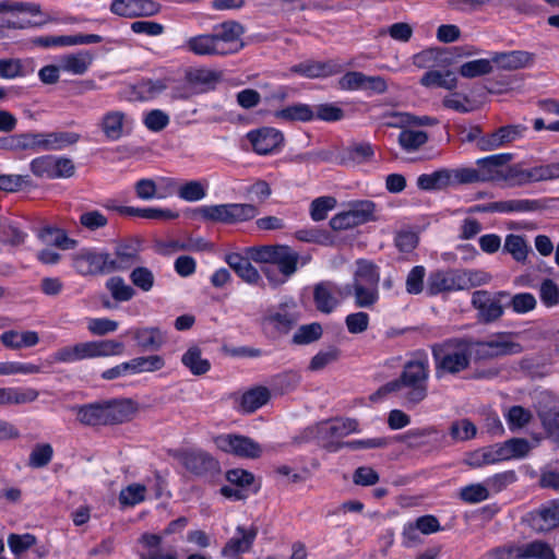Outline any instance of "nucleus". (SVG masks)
I'll return each instance as SVG.
<instances>
[{"instance_id": "obj_1", "label": "nucleus", "mask_w": 559, "mask_h": 559, "mask_svg": "<svg viewBox=\"0 0 559 559\" xmlns=\"http://www.w3.org/2000/svg\"><path fill=\"white\" fill-rule=\"evenodd\" d=\"M243 26L236 21L229 20L216 24L212 33L189 37L185 41L183 48L199 57H223L233 55L243 48Z\"/></svg>"}, {"instance_id": "obj_2", "label": "nucleus", "mask_w": 559, "mask_h": 559, "mask_svg": "<svg viewBox=\"0 0 559 559\" xmlns=\"http://www.w3.org/2000/svg\"><path fill=\"white\" fill-rule=\"evenodd\" d=\"M124 344L116 340L86 341L59 348L53 354L56 362L71 364L84 359L119 356Z\"/></svg>"}, {"instance_id": "obj_3", "label": "nucleus", "mask_w": 559, "mask_h": 559, "mask_svg": "<svg viewBox=\"0 0 559 559\" xmlns=\"http://www.w3.org/2000/svg\"><path fill=\"white\" fill-rule=\"evenodd\" d=\"M380 274L378 266L369 261L360 260L354 273L352 295L359 308H371L379 299L378 284Z\"/></svg>"}, {"instance_id": "obj_4", "label": "nucleus", "mask_w": 559, "mask_h": 559, "mask_svg": "<svg viewBox=\"0 0 559 559\" xmlns=\"http://www.w3.org/2000/svg\"><path fill=\"white\" fill-rule=\"evenodd\" d=\"M195 214L212 223L238 224L254 218L259 211L253 204L249 203H226L202 205L195 210Z\"/></svg>"}, {"instance_id": "obj_5", "label": "nucleus", "mask_w": 559, "mask_h": 559, "mask_svg": "<svg viewBox=\"0 0 559 559\" xmlns=\"http://www.w3.org/2000/svg\"><path fill=\"white\" fill-rule=\"evenodd\" d=\"M522 352L523 346L514 341V334L510 332L493 333L484 341L472 343V353L477 360L518 355Z\"/></svg>"}, {"instance_id": "obj_6", "label": "nucleus", "mask_w": 559, "mask_h": 559, "mask_svg": "<svg viewBox=\"0 0 559 559\" xmlns=\"http://www.w3.org/2000/svg\"><path fill=\"white\" fill-rule=\"evenodd\" d=\"M472 347L463 340H451L433 346V356L438 368L456 373L467 368Z\"/></svg>"}, {"instance_id": "obj_7", "label": "nucleus", "mask_w": 559, "mask_h": 559, "mask_svg": "<svg viewBox=\"0 0 559 559\" xmlns=\"http://www.w3.org/2000/svg\"><path fill=\"white\" fill-rule=\"evenodd\" d=\"M357 431L358 423L353 418L331 419L307 429L309 439H314L326 448L333 447L337 440Z\"/></svg>"}, {"instance_id": "obj_8", "label": "nucleus", "mask_w": 559, "mask_h": 559, "mask_svg": "<svg viewBox=\"0 0 559 559\" xmlns=\"http://www.w3.org/2000/svg\"><path fill=\"white\" fill-rule=\"evenodd\" d=\"M34 176L45 179L70 178L75 173L71 158L56 155H43L34 158L29 164Z\"/></svg>"}, {"instance_id": "obj_9", "label": "nucleus", "mask_w": 559, "mask_h": 559, "mask_svg": "<svg viewBox=\"0 0 559 559\" xmlns=\"http://www.w3.org/2000/svg\"><path fill=\"white\" fill-rule=\"evenodd\" d=\"M418 380L419 364L411 361L405 366L400 380L391 381L382 385L377 392L370 395V400L378 402L394 392H400L401 395L411 396L412 400H415L418 391Z\"/></svg>"}, {"instance_id": "obj_10", "label": "nucleus", "mask_w": 559, "mask_h": 559, "mask_svg": "<svg viewBox=\"0 0 559 559\" xmlns=\"http://www.w3.org/2000/svg\"><path fill=\"white\" fill-rule=\"evenodd\" d=\"M72 265L81 275L109 274V253L94 249H81L72 255Z\"/></svg>"}, {"instance_id": "obj_11", "label": "nucleus", "mask_w": 559, "mask_h": 559, "mask_svg": "<svg viewBox=\"0 0 559 559\" xmlns=\"http://www.w3.org/2000/svg\"><path fill=\"white\" fill-rule=\"evenodd\" d=\"M299 255L289 247L280 246L273 266H265L263 272L269 282L276 286L283 284L297 271Z\"/></svg>"}, {"instance_id": "obj_12", "label": "nucleus", "mask_w": 559, "mask_h": 559, "mask_svg": "<svg viewBox=\"0 0 559 559\" xmlns=\"http://www.w3.org/2000/svg\"><path fill=\"white\" fill-rule=\"evenodd\" d=\"M221 451L242 459H258L262 454V447L249 437L241 435H221L214 439Z\"/></svg>"}, {"instance_id": "obj_13", "label": "nucleus", "mask_w": 559, "mask_h": 559, "mask_svg": "<svg viewBox=\"0 0 559 559\" xmlns=\"http://www.w3.org/2000/svg\"><path fill=\"white\" fill-rule=\"evenodd\" d=\"M352 295L349 284L338 286L333 282H321L314 286L313 299L317 309L323 313H331L341 300Z\"/></svg>"}, {"instance_id": "obj_14", "label": "nucleus", "mask_w": 559, "mask_h": 559, "mask_svg": "<svg viewBox=\"0 0 559 559\" xmlns=\"http://www.w3.org/2000/svg\"><path fill=\"white\" fill-rule=\"evenodd\" d=\"M28 134L29 150L36 151H61L76 144L81 138L79 133L70 131Z\"/></svg>"}, {"instance_id": "obj_15", "label": "nucleus", "mask_w": 559, "mask_h": 559, "mask_svg": "<svg viewBox=\"0 0 559 559\" xmlns=\"http://www.w3.org/2000/svg\"><path fill=\"white\" fill-rule=\"evenodd\" d=\"M298 321L296 305L293 300H286L277 307L266 310L262 318V324L277 332H287Z\"/></svg>"}, {"instance_id": "obj_16", "label": "nucleus", "mask_w": 559, "mask_h": 559, "mask_svg": "<svg viewBox=\"0 0 559 559\" xmlns=\"http://www.w3.org/2000/svg\"><path fill=\"white\" fill-rule=\"evenodd\" d=\"M132 123V119L123 111L109 110L102 116L98 127L107 140L118 141L130 132Z\"/></svg>"}, {"instance_id": "obj_17", "label": "nucleus", "mask_w": 559, "mask_h": 559, "mask_svg": "<svg viewBox=\"0 0 559 559\" xmlns=\"http://www.w3.org/2000/svg\"><path fill=\"white\" fill-rule=\"evenodd\" d=\"M472 305L477 310V319L481 323H492L503 314V306L487 290L474 292Z\"/></svg>"}, {"instance_id": "obj_18", "label": "nucleus", "mask_w": 559, "mask_h": 559, "mask_svg": "<svg viewBox=\"0 0 559 559\" xmlns=\"http://www.w3.org/2000/svg\"><path fill=\"white\" fill-rule=\"evenodd\" d=\"M540 209L537 200L515 199L476 204L468 209V213H511V212H534Z\"/></svg>"}, {"instance_id": "obj_19", "label": "nucleus", "mask_w": 559, "mask_h": 559, "mask_svg": "<svg viewBox=\"0 0 559 559\" xmlns=\"http://www.w3.org/2000/svg\"><path fill=\"white\" fill-rule=\"evenodd\" d=\"M110 11L122 17L153 16L160 5L153 0H112Z\"/></svg>"}, {"instance_id": "obj_20", "label": "nucleus", "mask_w": 559, "mask_h": 559, "mask_svg": "<svg viewBox=\"0 0 559 559\" xmlns=\"http://www.w3.org/2000/svg\"><path fill=\"white\" fill-rule=\"evenodd\" d=\"M525 131L526 128L521 124L501 127L495 132L480 138L477 147L480 151H495L522 138Z\"/></svg>"}, {"instance_id": "obj_21", "label": "nucleus", "mask_w": 559, "mask_h": 559, "mask_svg": "<svg viewBox=\"0 0 559 559\" xmlns=\"http://www.w3.org/2000/svg\"><path fill=\"white\" fill-rule=\"evenodd\" d=\"M254 527L237 526L234 536L226 543L222 549V556L229 559H240L242 554L248 552L257 537Z\"/></svg>"}, {"instance_id": "obj_22", "label": "nucleus", "mask_w": 559, "mask_h": 559, "mask_svg": "<svg viewBox=\"0 0 559 559\" xmlns=\"http://www.w3.org/2000/svg\"><path fill=\"white\" fill-rule=\"evenodd\" d=\"M254 152L266 155L275 151L283 142V135L273 128H261L247 134Z\"/></svg>"}, {"instance_id": "obj_23", "label": "nucleus", "mask_w": 559, "mask_h": 559, "mask_svg": "<svg viewBox=\"0 0 559 559\" xmlns=\"http://www.w3.org/2000/svg\"><path fill=\"white\" fill-rule=\"evenodd\" d=\"M511 157V154H498L478 159L476 164L480 182L502 181L504 165Z\"/></svg>"}, {"instance_id": "obj_24", "label": "nucleus", "mask_w": 559, "mask_h": 559, "mask_svg": "<svg viewBox=\"0 0 559 559\" xmlns=\"http://www.w3.org/2000/svg\"><path fill=\"white\" fill-rule=\"evenodd\" d=\"M531 526L538 533L559 526V500H552L531 513Z\"/></svg>"}, {"instance_id": "obj_25", "label": "nucleus", "mask_w": 559, "mask_h": 559, "mask_svg": "<svg viewBox=\"0 0 559 559\" xmlns=\"http://www.w3.org/2000/svg\"><path fill=\"white\" fill-rule=\"evenodd\" d=\"M94 59L95 55L92 51L80 50L61 56L59 62L61 71L72 75H83L90 70Z\"/></svg>"}, {"instance_id": "obj_26", "label": "nucleus", "mask_w": 559, "mask_h": 559, "mask_svg": "<svg viewBox=\"0 0 559 559\" xmlns=\"http://www.w3.org/2000/svg\"><path fill=\"white\" fill-rule=\"evenodd\" d=\"M111 262L110 271H123L141 262L139 247L134 243H120L115 248V253H109Z\"/></svg>"}, {"instance_id": "obj_27", "label": "nucleus", "mask_w": 559, "mask_h": 559, "mask_svg": "<svg viewBox=\"0 0 559 559\" xmlns=\"http://www.w3.org/2000/svg\"><path fill=\"white\" fill-rule=\"evenodd\" d=\"M534 61V53L524 50L509 52H497L492 56L491 62L499 69L513 71L528 67Z\"/></svg>"}, {"instance_id": "obj_28", "label": "nucleus", "mask_w": 559, "mask_h": 559, "mask_svg": "<svg viewBox=\"0 0 559 559\" xmlns=\"http://www.w3.org/2000/svg\"><path fill=\"white\" fill-rule=\"evenodd\" d=\"M250 260L249 255L245 258L239 253H228L225 255V262L240 278L250 285H257L260 283L261 276Z\"/></svg>"}, {"instance_id": "obj_29", "label": "nucleus", "mask_w": 559, "mask_h": 559, "mask_svg": "<svg viewBox=\"0 0 559 559\" xmlns=\"http://www.w3.org/2000/svg\"><path fill=\"white\" fill-rule=\"evenodd\" d=\"M103 40L102 36L96 34H76V35H62V36H47L40 37L36 40L43 47L51 46H78V45H90L98 44Z\"/></svg>"}, {"instance_id": "obj_30", "label": "nucleus", "mask_w": 559, "mask_h": 559, "mask_svg": "<svg viewBox=\"0 0 559 559\" xmlns=\"http://www.w3.org/2000/svg\"><path fill=\"white\" fill-rule=\"evenodd\" d=\"M289 71L308 79L325 78L338 72V67L329 62L305 61L293 66Z\"/></svg>"}, {"instance_id": "obj_31", "label": "nucleus", "mask_w": 559, "mask_h": 559, "mask_svg": "<svg viewBox=\"0 0 559 559\" xmlns=\"http://www.w3.org/2000/svg\"><path fill=\"white\" fill-rule=\"evenodd\" d=\"M1 343L10 349H22L38 344L39 336L35 331H5L0 335Z\"/></svg>"}, {"instance_id": "obj_32", "label": "nucleus", "mask_w": 559, "mask_h": 559, "mask_svg": "<svg viewBox=\"0 0 559 559\" xmlns=\"http://www.w3.org/2000/svg\"><path fill=\"white\" fill-rule=\"evenodd\" d=\"M463 289V286L459 283L457 271L453 272H436L432 273L428 278L427 292L430 295H437L439 293Z\"/></svg>"}, {"instance_id": "obj_33", "label": "nucleus", "mask_w": 559, "mask_h": 559, "mask_svg": "<svg viewBox=\"0 0 559 559\" xmlns=\"http://www.w3.org/2000/svg\"><path fill=\"white\" fill-rule=\"evenodd\" d=\"M39 392L33 388H0V405H21L36 401Z\"/></svg>"}, {"instance_id": "obj_34", "label": "nucleus", "mask_w": 559, "mask_h": 559, "mask_svg": "<svg viewBox=\"0 0 559 559\" xmlns=\"http://www.w3.org/2000/svg\"><path fill=\"white\" fill-rule=\"evenodd\" d=\"M132 335L142 349L155 350L165 343L166 335L158 328H142L132 331Z\"/></svg>"}, {"instance_id": "obj_35", "label": "nucleus", "mask_w": 559, "mask_h": 559, "mask_svg": "<svg viewBox=\"0 0 559 559\" xmlns=\"http://www.w3.org/2000/svg\"><path fill=\"white\" fill-rule=\"evenodd\" d=\"M43 242L52 245L62 250H71L78 246L75 239L70 238L63 229L46 226L38 231Z\"/></svg>"}, {"instance_id": "obj_36", "label": "nucleus", "mask_w": 559, "mask_h": 559, "mask_svg": "<svg viewBox=\"0 0 559 559\" xmlns=\"http://www.w3.org/2000/svg\"><path fill=\"white\" fill-rule=\"evenodd\" d=\"M106 424H117L128 420L135 411L130 400L114 401L104 404Z\"/></svg>"}, {"instance_id": "obj_37", "label": "nucleus", "mask_w": 559, "mask_h": 559, "mask_svg": "<svg viewBox=\"0 0 559 559\" xmlns=\"http://www.w3.org/2000/svg\"><path fill=\"white\" fill-rule=\"evenodd\" d=\"M274 117L284 122H307L314 119V110L307 104H294L276 110Z\"/></svg>"}, {"instance_id": "obj_38", "label": "nucleus", "mask_w": 559, "mask_h": 559, "mask_svg": "<svg viewBox=\"0 0 559 559\" xmlns=\"http://www.w3.org/2000/svg\"><path fill=\"white\" fill-rule=\"evenodd\" d=\"M373 212V204L370 202H367L364 204V209L361 212L359 210H353L349 212L341 213L335 215L330 224L333 229H343L347 228L356 223H358V217L361 216V221H367L369 216H371Z\"/></svg>"}, {"instance_id": "obj_39", "label": "nucleus", "mask_w": 559, "mask_h": 559, "mask_svg": "<svg viewBox=\"0 0 559 559\" xmlns=\"http://www.w3.org/2000/svg\"><path fill=\"white\" fill-rule=\"evenodd\" d=\"M181 362L194 376L206 373L211 364L207 359L202 358L201 349L198 346H191L181 357Z\"/></svg>"}, {"instance_id": "obj_40", "label": "nucleus", "mask_w": 559, "mask_h": 559, "mask_svg": "<svg viewBox=\"0 0 559 559\" xmlns=\"http://www.w3.org/2000/svg\"><path fill=\"white\" fill-rule=\"evenodd\" d=\"M182 462L188 469L194 473H202L203 471L211 468L215 463L214 459L202 450H190L185 452L182 455Z\"/></svg>"}, {"instance_id": "obj_41", "label": "nucleus", "mask_w": 559, "mask_h": 559, "mask_svg": "<svg viewBox=\"0 0 559 559\" xmlns=\"http://www.w3.org/2000/svg\"><path fill=\"white\" fill-rule=\"evenodd\" d=\"M456 78L451 71H428L421 78V84L427 87H442L453 90L456 86Z\"/></svg>"}, {"instance_id": "obj_42", "label": "nucleus", "mask_w": 559, "mask_h": 559, "mask_svg": "<svg viewBox=\"0 0 559 559\" xmlns=\"http://www.w3.org/2000/svg\"><path fill=\"white\" fill-rule=\"evenodd\" d=\"M270 400V391L264 386H257L246 392L241 397L240 406L246 413H253Z\"/></svg>"}, {"instance_id": "obj_43", "label": "nucleus", "mask_w": 559, "mask_h": 559, "mask_svg": "<svg viewBox=\"0 0 559 559\" xmlns=\"http://www.w3.org/2000/svg\"><path fill=\"white\" fill-rule=\"evenodd\" d=\"M74 409L78 420L83 425H107L104 404H88Z\"/></svg>"}, {"instance_id": "obj_44", "label": "nucleus", "mask_w": 559, "mask_h": 559, "mask_svg": "<svg viewBox=\"0 0 559 559\" xmlns=\"http://www.w3.org/2000/svg\"><path fill=\"white\" fill-rule=\"evenodd\" d=\"M138 551L140 559H155L162 550L163 535L144 533L139 538Z\"/></svg>"}, {"instance_id": "obj_45", "label": "nucleus", "mask_w": 559, "mask_h": 559, "mask_svg": "<svg viewBox=\"0 0 559 559\" xmlns=\"http://www.w3.org/2000/svg\"><path fill=\"white\" fill-rule=\"evenodd\" d=\"M503 251L510 253L520 263H524L531 251L523 236L510 234L506 237Z\"/></svg>"}, {"instance_id": "obj_46", "label": "nucleus", "mask_w": 559, "mask_h": 559, "mask_svg": "<svg viewBox=\"0 0 559 559\" xmlns=\"http://www.w3.org/2000/svg\"><path fill=\"white\" fill-rule=\"evenodd\" d=\"M522 559H557L554 548L544 540L522 544Z\"/></svg>"}, {"instance_id": "obj_47", "label": "nucleus", "mask_w": 559, "mask_h": 559, "mask_svg": "<svg viewBox=\"0 0 559 559\" xmlns=\"http://www.w3.org/2000/svg\"><path fill=\"white\" fill-rule=\"evenodd\" d=\"M452 185V173L449 169H439L432 174L421 175V189L441 190Z\"/></svg>"}, {"instance_id": "obj_48", "label": "nucleus", "mask_w": 559, "mask_h": 559, "mask_svg": "<svg viewBox=\"0 0 559 559\" xmlns=\"http://www.w3.org/2000/svg\"><path fill=\"white\" fill-rule=\"evenodd\" d=\"M207 185L198 180H191L178 189V197L187 202H197L206 197Z\"/></svg>"}, {"instance_id": "obj_49", "label": "nucleus", "mask_w": 559, "mask_h": 559, "mask_svg": "<svg viewBox=\"0 0 559 559\" xmlns=\"http://www.w3.org/2000/svg\"><path fill=\"white\" fill-rule=\"evenodd\" d=\"M320 323H310L299 326L293 335V343L306 345L318 341L322 336Z\"/></svg>"}, {"instance_id": "obj_50", "label": "nucleus", "mask_w": 559, "mask_h": 559, "mask_svg": "<svg viewBox=\"0 0 559 559\" xmlns=\"http://www.w3.org/2000/svg\"><path fill=\"white\" fill-rule=\"evenodd\" d=\"M40 372V367L22 361H2L0 362V376H14V374H35Z\"/></svg>"}, {"instance_id": "obj_51", "label": "nucleus", "mask_w": 559, "mask_h": 559, "mask_svg": "<svg viewBox=\"0 0 559 559\" xmlns=\"http://www.w3.org/2000/svg\"><path fill=\"white\" fill-rule=\"evenodd\" d=\"M0 13H12V14H29L38 15L40 13V7L35 3L22 2L15 0H1L0 1Z\"/></svg>"}, {"instance_id": "obj_52", "label": "nucleus", "mask_w": 559, "mask_h": 559, "mask_svg": "<svg viewBox=\"0 0 559 559\" xmlns=\"http://www.w3.org/2000/svg\"><path fill=\"white\" fill-rule=\"evenodd\" d=\"M106 287L117 301H128L132 299L135 294L134 289L126 284L121 277H110L106 283Z\"/></svg>"}, {"instance_id": "obj_53", "label": "nucleus", "mask_w": 559, "mask_h": 559, "mask_svg": "<svg viewBox=\"0 0 559 559\" xmlns=\"http://www.w3.org/2000/svg\"><path fill=\"white\" fill-rule=\"evenodd\" d=\"M492 71L491 60L477 59L463 63L460 67L459 73L464 78H476L488 74Z\"/></svg>"}, {"instance_id": "obj_54", "label": "nucleus", "mask_w": 559, "mask_h": 559, "mask_svg": "<svg viewBox=\"0 0 559 559\" xmlns=\"http://www.w3.org/2000/svg\"><path fill=\"white\" fill-rule=\"evenodd\" d=\"M134 191L141 200L164 199L167 193L160 192L153 179L143 178L135 182Z\"/></svg>"}, {"instance_id": "obj_55", "label": "nucleus", "mask_w": 559, "mask_h": 559, "mask_svg": "<svg viewBox=\"0 0 559 559\" xmlns=\"http://www.w3.org/2000/svg\"><path fill=\"white\" fill-rule=\"evenodd\" d=\"M477 428L469 419H460L451 424L450 436L455 441H467L476 436Z\"/></svg>"}, {"instance_id": "obj_56", "label": "nucleus", "mask_w": 559, "mask_h": 559, "mask_svg": "<svg viewBox=\"0 0 559 559\" xmlns=\"http://www.w3.org/2000/svg\"><path fill=\"white\" fill-rule=\"evenodd\" d=\"M459 283L463 286V289L477 287L489 283L491 276L479 270L475 271H457Z\"/></svg>"}, {"instance_id": "obj_57", "label": "nucleus", "mask_w": 559, "mask_h": 559, "mask_svg": "<svg viewBox=\"0 0 559 559\" xmlns=\"http://www.w3.org/2000/svg\"><path fill=\"white\" fill-rule=\"evenodd\" d=\"M53 450L49 443L36 444L28 457V465L34 468H40L49 464L52 459Z\"/></svg>"}, {"instance_id": "obj_58", "label": "nucleus", "mask_w": 559, "mask_h": 559, "mask_svg": "<svg viewBox=\"0 0 559 559\" xmlns=\"http://www.w3.org/2000/svg\"><path fill=\"white\" fill-rule=\"evenodd\" d=\"M130 281L135 287L146 293L153 288L155 276L150 269L145 266H136L130 273Z\"/></svg>"}, {"instance_id": "obj_59", "label": "nucleus", "mask_w": 559, "mask_h": 559, "mask_svg": "<svg viewBox=\"0 0 559 559\" xmlns=\"http://www.w3.org/2000/svg\"><path fill=\"white\" fill-rule=\"evenodd\" d=\"M36 544V537L32 534H10L8 546L15 557H20Z\"/></svg>"}, {"instance_id": "obj_60", "label": "nucleus", "mask_w": 559, "mask_h": 559, "mask_svg": "<svg viewBox=\"0 0 559 559\" xmlns=\"http://www.w3.org/2000/svg\"><path fill=\"white\" fill-rule=\"evenodd\" d=\"M340 350L336 347H329L318 352L310 360L308 369L310 371H320L328 365L337 360Z\"/></svg>"}, {"instance_id": "obj_61", "label": "nucleus", "mask_w": 559, "mask_h": 559, "mask_svg": "<svg viewBox=\"0 0 559 559\" xmlns=\"http://www.w3.org/2000/svg\"><path fill=\"white\" fill-rule=\"evenodd\" d=\"M336 205V200L333 197H320L311 202L310 215L316 222L326 218L328 213Z\"/></svg>"}, {"instance_id": "obj_62", "label": "nucleus", "mask_w": 559, "mask_h": 559, "mask_svg": "<svg viewBox=\"0 0 559 559\" xmlns=\"http://www.w3.org/2000/svg\"><path fill=\"white\" fill-rule=\"evenodd\" d=\"M119 328V323L108 318H88L87 330L96 336H104L114 333Z\"/></svg>"}, {"instance_id": "obj_63", "label": "nucleus", "mask_w": 559, "mask_h": 559, "mask_svg": "<svg viewBox=\"0 0 559 559\" xmlns=\"http://www.w3.org/2000/svg\"><path fill=\"white\" fill-rule=\"evenodd\" d=\"M80 224L90 231H95L107 226L108 218L97 210L85 211L80 215Z\"/></svg>"}, {"instance_id": "obj_64", "label": "nucleus", "mask_w": 559, "mask_h": 559, "mask_svg": "<svg viewBox=\"0 0 559 559\" xmlns=\"http://www.w3.org/2000/svg\"><path fill=\"white\" fill-rule=\"evenodd\" d=\"M145 486L132 484L120 491L119 501L123 506H134L145 499Z\"/></svg>"}]
</instances>
